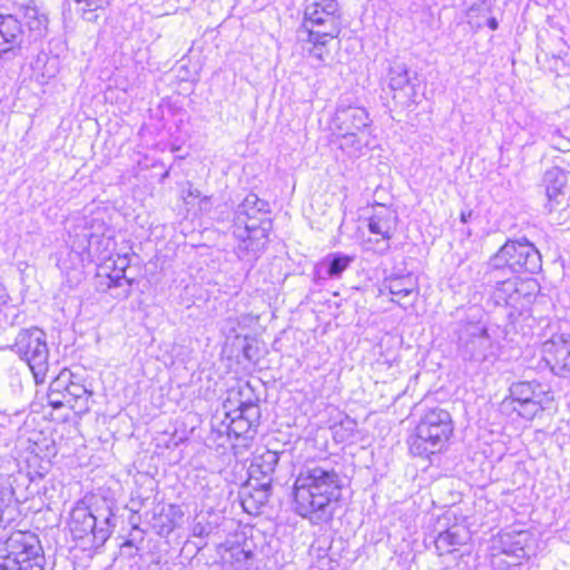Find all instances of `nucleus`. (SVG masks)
Masks as SVG:
<instances>
[{
  "label": "nucleus",
  "mask_w": 570,
  "mask_h": 570,
  "mask_svg": "<svg viewBox=\"0 0 570 570\" xmlns=\"http://www.w3.org/2000/svg\"><path fill=\"white\" fill-rule=\"evenodd\" d=\"M343 481L327 461L306 463L295 479L293 509L312 524L328 523L340 507Z\"/></svg>",
  "instance_id": "obj_1"
},
{
  "label": "nucleus",
  "mask_w": 570,
  "mask_h": 570,
  "mask_svg": "<svg viewBox=\"0 0 570 570\" xmlns=\"http://www.w3.org/2000/svg\"><path fill=\"white\" fill-rule=\"evenodd\" d=\"M30 31L42 36L48 17L35 1L0 0V61L8 62L21 53L23 41L22 21Z\"/></svg>",
  "instance_id": "obj_2"
},
{
  "label": "nucleus",
  "mask_w": 570,
  "mask_h": 570,
  "mask_svg": "<svg viewBox=\"0 0 570 570\" xmlns=\"http://www.w3.org/2000/svg\"><path fill=\"white\" fill-rule=\"evenodd\" d=\"M454 431L451 414L439 406L429 409L415 428V433L409 438L410 453L414 456L429 459L440 453Z\"/></svg>",
  "instance_id": "obj_3"
},
{
  "label": "nucleus",
  "mask_w": 570,
  "mask_h": 570,
  "mask_svg": "<svg viewBox=\"0 0 570 570\" xmlns=\"http://www.w3.org/2000/svg\"><path fill=\"white\" fill-rule=\"evenodd\" d=\"M45 554L37 535L18 532L0 550V570H45Z\"/></svg>",
  "instance_id": "obj_4"
},
{
  "label": "nucleus",
  "mask_w": 570,
  "mask_h": 570,
  "mask_svg": "<svg viewBox=\"0 0 570 570\" xmlns=\"http://www.w3.org/2000/svg\"><path fill=\"white\" fill-rule=\"evenodd\" d=\"M268 215L253 216L249 219H245L242 224H238L236 217H234L233 235L238 240L235 254L240 261L254 263L266 249L268 234L273 227Z\"/></svg>",
  "instance_id": "obj_5"
},
{
  "label": "nucleus",
  "mask_w": 570,
  "mask_h": 570,
  "mask_svg": "<svg viewBox=\"0 0 570 570\" xmlns=\"http://www.w3.org/2000/svg\"><path fill=\"white\" fill-rule=\"evenodd\" d=\"M68 527L75 540L91 538L92 546L99 547L108 540L116 524L109 508L96 515L79 501L70 511Z\"/></svg>",
  "instance_id": "obj_6"
},
{
  "label": "nucleus",
  "mask_w": 570,
  "mask_h": 570,
  "mask_svg": "<svg viewBox=\"0 0 570 570\" xmlns=\"http://www.w3.org/2000/svg\"><path fill=\"white\" fill-rule=\"evenodd\" d=\"M454 332L462 360L483 363L494 356L493 340L488 326L481 321H460Z\"/></svg>",
  "instance_id": "obj_7"
},
{
  "label": "nucleus",
  "mask_w": 570,
  "mask_h": 570,
  "mask_svg": "<svg viewBox=\"0 0 570 570\" xmlns=\"http://www.w3.org/2000/svg\"><path fill=\"white\" fill-rule=\"evenodd\" d=\"M11 350L28 363L36 383H43L49 370L46 333L39 327L23 328L18 333Z\"/></svg>",
  "instance_id": "obj_8"
},
{
  "label": "nucleus",
  "mask_w": 570,
  "mask_h": 570,
  "mask_svg": "<svg viewBox=\"0 0 570 570\" xmlns=\"http://www.w3.org/2000/svg\"><path fill=\"white\" fill-rule=\"evenodd\" d=\"M544 391L538 381H519L509 387V395L501 403L503 410L509 407L523 419L531 420L543 410Z\"/></svg>",
  "instance_id": "obj_9"
},
{
  "label": "nucleus",
  "mask_w": 570,
  "mask_h": 570,
  "mask_svg": "<svg viewBox=\"0 0 570 570\" xmlns=\"http://www.w3.org/2000/svg\"><path fill=\"white\" fill-rule=\"evenodd\" d=\"M302 27L305 31L318 29L323 37H337L341 32L337 0H307Z\"/></svg>",
  "instance_id": "obj_10"
},
{
  "label": "nucleus",
  "mask_w": 570,
  "mask_h": 570,
  "mask_svg": "<svg viewBox=\"0 0 570 570\" xmlns=\"http://www.w3.org/2000/svg\"><path fill=\"white\" fill-rule=\"evenodd\" d=\"M261 409L257 402L242 401L236 410L227 412L225 420L220 423L228 438L234 436L235 440L243 439L250 441L256 435V428L259 424Z\"/></svg>",
  "instance_id": "obj_11"
},
{
  "label": "nucleus",
  "mask_w": 570,
  "mask_h": 570,
  "mask_svg": "<svg viewBox=\"0 0 570 570\" xmlns=\"http://www.w3.org/2000/svg\"><path fill=\"white\" fill-rule=\"evenodd\" d=\"M533 539L528 531H504L499 534L494 549L498 551V567L505 564L508 568L529 560L534 553Z\"/></svg>",
  "instance_id": "obj_12"
},
{
  "label": "nucleus",
  "mask_w": 570,
  "mask_h": 570,
  "mask_svg": "<svg viewBox=\"0 0 570 570\" xmlns=\"http://www.w3.org/2000/svg\"><path fill=\"white\" fill-rule=\"evenodd\" d=\"M504 252L508 253L510 273L535 274L541 271V254L525 237L508 239L504 243Z\"/></svg>",
  "instance_id": "obj_13"
},
{
  "label": "nucleus",
  "mask_w": 570,
  "mask_h": 570,
  "mask_svg": "<svg viewBox=\"0 0 570 570\" xmlns=\"http://www.w3.org/2000/svg\"><path fill=\"white\" fill-rule=\"evenodd\" d=\"M495 288L492 298L495 305L509 306L515 311L523 307V302H530L531 291L534 287L532 282L519 281L517 277L505 279L494 278Z\"/></svg>",
  "instance_id": "obj_14"
},
{
  "label": "nucleus",
  "mask_w": 570,
  "mask_h": 570,
  "mask_svg": "<svg viewBox=\"0 0 570 570\" xmlns=\"http://www.w3.org/2000/svg\"><path fill=\"white\" fill-rule=\"evenodd\" d=\"M542 352L556 376L570 379V333L553 334L543 343Z\"/></svg>",
  "instance_id": "obj_15"
},
{
  "label": "nucleus",
  "mask_w": 570,
  "mask_h": 570,
  "mask_svg": "<svg viewBox=\"0 0 570 570\" xmlns=\"http://www.w3.org/2000/svg\"><path fill=\"white\" fill-rule=\"evenodd\" d=\"M371 118L367 110L354 106L347 99H340L332 118V126L337 132L362 131L371 126Z\"/></svg>",
  "instance_id": "obj_16"
},
{
  "label": "nucleus",
  "mask_w": 570,
  "mask_h": 570,
  "mask_svg": "<svg viewBox=\"0 0 570 570\" xmlns=\"http://www.w3.org/2000/svg\"><path fill=\"white\" fill-rule=\"evenodd\" d=\"M399 216L396 212L383 204L373 207L372 215L367 218V229L371 234L380 235L384 240L383 253L390 249L389 240L392 239L397 228Z\"/></svg>",
  "instance_id": "obj_17"
},
{
  "label": "nucleus",
  "mask_w": 570,
  "mask_h": 570,
  "mask_svg": "<svg viewBox=\"0 0 570 570\" xmlns=\"http://www.w3.org/2000/svg\"><path fill=\"white\" fill-rule=\"evenodd\" d=\"M354 261L353 256L342 252L330 253L318 262L313 271L315 282L341 278Z\"/></svg>",
  "instance_id": "obj_18"
},
{
  "label": "nucleus",
  "mask_w": 570,
  "mask_h": 570,
  "mask_svg": "<svg viewBox=\"0 0 570 570\" xmlns=\"http://www.w3.org/2000/svg\"><path fill=\"white\" fill-rule=\"evenodd\" d=\"M272 479L267 481H263L257 483L256 485H252L250 483L246 487H243L239 497L243 509L249 514H256L259 512V509L264 507L271 497L272 493Z\"/></svg>",
  "instance_id": "obj_19"
},
{
  "label": "nucleus",
  "mask_w": 570,
  "mask_h": 570,
  "mask_svg": "<svg viewBox=\"0 0 570 570\" xmlns=\"http://www.w3.org/2000/svg\"><path fill=\"white\" fill-rule=\"evenodd\" d=\"M568 176L569 173L559 167H553L546 171L543 181L550 210L564 200L568 189Z\"/></svg>",
  "instance_id": "obj_20"
},
{
  "label": "nucleus",
  "mask_w": 570,
  "mask_h": 570,
  "mask_svg": "<svg viewBox=\"0 0 570 570\" xmlns=\"http://www.w3.org/2000/svg\"><path fill=\"white\" fill-rule=\"evenodd\" d=\"M265 214H269V204L256 194H248L237 206L234 217H236L238 224H242L245 219L253 216H264Z\"/></svg>",
  "instance_id": "obj_21"
},
{
  "label": "nucleus",
  "mask_w": 570,
  "mask_h": 570,
  "mask_svg": "<svg viewBox=\"0 0 570 570\" xmlns=\"http://www.w3.org/2000/svg\"><path fill=\"white\" fill-rule=\"evenodd\" d=\"M306 32L307 42L311 43V47L307 49L309 57L317 61V66L324 65L330 57V50L327 49L326 45L335 37H323L321 36V31L318 29Z\"/></svg>",
  "instance_id": "obj_22"
},
{
  "label": "nucleus",
  "mask_w": 570,
  "mask_h": 570,
  "mask_svg": "<svg viewBox=\"0 0 570 570\" xmlns=\"http://www.w3.org/2000/svg\"><path fill=\"white\" fill-rule=\"evenodd\" d=\"M383 286L390 292V294L397 298L409 296L416 288L415 281L410 274L386 277L383 282Z\"/></svg>",
  "instance_id": "obj_23"
},
{
  "label": "nucleus",
  "mask_w": 570,
  "mask_h": 570,
  "mask_svg": "<svg viewBox=\"0 0 570 570\" xmlns=\"http://www.w3.org/2000/svg\"><path fill=\"white\" fill-rule=\"evenodd\" d=\"M279 461V453L276 451L267 450L262 455L255 459L250 465V476L257 478L261 475L263 479H271L276 465Z\"/></svg>",
  "instance_id": "obj_24"
},
{
  "label": "nucleus",
  "mask_w": 570,
  "mask_h": 570,
  "mask_svg": "<svg viewBox=\"0 0 570 570\" xmlns=\"http://www.w3.org/2000/svg\"><path fill=\"white\" fill-rule=\"evenodd\" d=\"M510 273V262L508 257V253L504 252V244L499 248V250L490 257L485 276L489 282H492L494 278H500L507 276Z\"/></svg>",
  "instance_id": "obj_25"
},
{
  "label": "nucleus",
  "mask_w": 570,
  "mask_h": 570,
  "mask_svg": "<svg viewBox=\"0 0 570 570\" xmlns=\"http://www.w3.org/2000/svg\"><path fill=\"white\" fill-rule=\"evenodd\" d=\"M107 278L108 289H119V292L112 294L116 298L129 297L134 279L127 278L124 271L120 272L117 267H114Z\"/></svg>",
  "instance_id": "obj_26"
},
{
  "label": "nucleus",
  "mask_w": 570,
  "mask_h": 570,
  "mask_svg": "<svg viewBox=\"0 0 570 570\" xmlns=\"http://www.w3.org/2000/svg\"><path fill=\"white\" fill-rule=\"evenodd\" d=\"M357 422L345 416L340 423L333 425L332 433L336 443H352L356 436Z\"/></svg>",
  "instance_id": "obj_27"
},
{
  "label": "nucleus",
  "mask_w": 570,
  "mask_h": 570,
  "mask_svg": "<svg viewBox=\"0 0 570 570\" xmlns=\"http://www.w3.org/2000/svg\"><path fill=\"white\" fill-rule=\"evenodd\" d=\"M95 243H99V236L85 229L81 235H76V239L71 244L70 255L82 262L85 254L90 256V248Z\"/></svg>",
  "instance_id": "obj_28"
},
{
  "label": "nucleus",
  "mask_w": 570,
  "mask_h": 570,
  "mask_svg": "<svg viewBox=\"0 0 570 570\" xmlns=\"http://www.w3.org/2000/svg\"><path fill=\"white\" fill-rule=\"evenodd\" d=\"M410 83L409 69L405 63H394L389 71V86L392 90H402Z\"/></svg>",
  "instance_id": "obj_29"
},
{
  "label": "nucleus",
  "mask_w": 570,
  "mask_h": 570,
  "mask_svg": "<svg viewBox=\"0 0 570 570\" xmlns=\"http://www.w3.org/2000/svg\"><path fill=\"white\" fill-rule=\"evenodd\" d=\"M360 134H362V131H348L347 134L334 131V135L341 140L338 147L350 154L361 151L363 146L366 145L360 137Z\"/></svg>",
  "instance_id": "obj_30"
},
{
  "label": "nucleus",
  "mask_w": 570,
  "mask_h": 570,
  "mask_svg": "<svg viewBox=\"0 0 570 570\" xmlns=\"http://www.w3.org/2000/svg\"><path fill=\"white\" fill-rule=\"evenodd\" d=\"M73 377L72 372L67 368L62 370L50 383L49 391L52 394H60L62 397H67L68 387Z\"/></svg>",
  "instance_id": "obj_31"
},
{
  "label": "nucleus",
  "mask_w": 570,
  "mask_h": 570,
  "mask_svg": "<svg viewBox=\"0 0 570 570\" xmlns=\"http://www.w3.org/2000/svg\"><path fill=\"white\" fill-rule=\"evenodd\" d=\"M441 534L448 540L452 548L463 546L468 540V533L459 528H450L446 531L441 532Z\"/></svg>",
  "instance_id": "obj_32"
},
{
  "label": "nucleus",
  "mask_w": 570,
  "mask_h": 570,
  "mask_svg": "<svg viewBox=\"0 0 570 570\" xmlns=\"http://www.w3.org/2000/svg\"><path fill=\"white\" fill-rule=\"evenodd\" d=\"M253 552L242 547L230 550V557L239 569H247L248 561L253 559Z\"/></svg>",
  "instance_id": "obj_33"
},
{
  "label": "nucleus",
  "mask_w": 570,
  "mask_h": 570,
  "mask_svg": "<svg viewBox=\"0 0 570 570\" xmlns=\"http://www.w3.org/2000/svg\"><path fill=\"white\" fill-rule=\"evenodd\" d=\"M91 395V392L79 382H75L73 379H71L67 396L71 397L75 401L81 400V399H88Z\"/></svg>",
  "instance_id": "obj_34"
},
{
  "label": "nucleus",
  "mask_w": 570,
  "mask_h": 570,
  "mask_svg": "<svg viewBox=\"0 0 570 570\" xmlns=\"http://www.w3.org/2000/svg\"><path fill=\"white\" fill-rule=\"evenodd\" d=\"M435 549L439 554L451 553L454 550L441 533L435 539Z\"/></svg>",
  "instance_id": "obj_35"
},
{
  "label": "nucleus",
  "mask_w": 570,
  "mask_h": 570,
  "mask_svg": "<svg viewBox=\"0 0 570 570\" xmlns=\"http://www.w3.org/2000/svg\"><path fill=\"white\" fill-rule=\"evenodd\" d=\"M49 403L53 409H60L63 406L67 397H62L60 394H52L50 391L48 392ZM70 400H67L69 402Z\"/></svg>",
  "instance_id": "obj_36"
},
{
  "label": "nucleus",
  "mask_w": 570,
  "mask_h": 570,
  "mask_svg": "<svg viewBox=\"0 0 570 570\" xmlns=\"http://www.w3.org/2000/svg\"><path fill=\"white\" fill-rule=\"evenodd\" d=\"M128 266H129V258L127 255L119 256L118 259L114 262V267H117L120 272L124 271L126 273V269Z\"/></svg>",
  "instance_id": "obj_37"
},
{
  "label": "nucleus",
  "mask_w": 570,
  "mask_h": 570,
  "mask_svg": "<svg viewBox=\"0 0 570 570\" xmlns=\"http://www.w3.org/2000/svg\"><path fill=\"white\" fill-rule=\"evenodd\" d=\"M487 26L491 29V30H497L498 27H499V23H498V20L495 18H490L488 19V22H487Z\"/></svg>",
  "instance_id": "obj_38"
},
{
  "label": "nucleus",
  "mask_w": 570,
  "mask_h": 570,
  "mask_svg": "<svg viewBox=\"0 0 570 570\" xmlns=\"http://www.w3.org/2000/svg\"><path fill=\"white\" fill-rule=\"evenodd\" d=\"M471 216H472V212L471 210H469V212H461V215H460L461 222L462 223H468L469 219L471 218Z\"/></svg>",
  "instance_id": "obj_39"
},
{
  "label": "nucleus",
  "mask_w": 570,
  "mask_h": 570,
  "mask_svg": "<svg viewBox=\"0 0 570 570\" xmlns=\"http://www.w3.org/2000/svg\"><path fill=\"white\" fill-rule=\"evenodd\" d=\"M559 150H570V140L564 139L561 145L557 147Z\"/></svg>",
  "instance_id": "obj_40"
},
{
  "label": "nucleus",
  "mask_w": 570,
  "mask_h": 570,
  "mask_svg": "<svg viewBox=\"0 0 570 570\" xmlns=\"http://www.w3.org/2000/svg\"><path fill=\"white\" fill-rule=\"evenodd\" d=\"M188 196L190 197H194V198H200L202 194L198 189H194V188H189L188 189Z\"/></svg>",
  "instance_id": "obj_41"
},
{
  "label": "nucleus",
  "mask_w": 570,
  "mask_h": 570,
  "mask_svg": "<svg viewBox=\"0 0 570 570\" xmlns=\"http://www.w3.org/2000/svg\"><path fill=\"white\" fill-rule=\"evenodd\" d=\"M250 350H252V346L250 345H246L243 350V353H244V356L247 358V360H252V356H250Z\"/></svg>",
  "instance_id": "obj_42"
},
{
  "label": "nucleus",
  "mask_w": 570,
  "mask_h": 570,
  "mask_svg": "<svg viewBox=\"0 0 570 570\" xmlns=\"http://www.w3.org/2000/svg\"><path fill=\"white\" fill-rule=\"evenodd\" d=\"M209 200H210V198H209V197H207V196H205V197H203V198L200 199V205H202V206H203V205H204V206H206V205L209 203Z\"/></svg>",
  "instance_id": "obj_43"
},
{
  "label": "nucleus",
  "mask_w": 570,
  "mask_h": 570,
  "mask_svg": "<svg viewBox=\"0 0 570 570\" xmlns=\"http://www.w3.org/2000/svg\"><path fill=\"white\" fill-rule=\"evenodd\" d=\"M122 548H134V543L131 540H127L124 544H122Z\"/></svg>",
  "instance_id": "obj_44"
}]
</instances>
